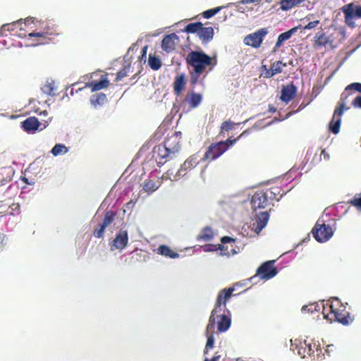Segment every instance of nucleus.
Instances as JSON below:
<instances>
[{"label": "nucleus", "instance_id": "nucleus-1", "mask_svg": "<svg viewBox=\"0 0 361 361\" xmlns=\"http://www.w3.org/2000/svg\"><path fill=\"white\" fill-rule=\"evenodd\" d=\"M185 61L188 66L192 68L190 74V82L192 85L197 84L200 75L207 67H209V71H212L216 64V59L214 62V59L202 50L190 51L185 58Z\"/></svg>", "mask_w": 361, "mask_h": 361}, {"label": "nucleus", "instance_id": "nucleus-2", "mask_svg": "<svg viewBox=\"0 0 361 361\" xmlns=\"http://www.w3.org/2000/svg\"><path fill=\"white\" fill-rule=\"evenodd\" d=\"M279 187H271L266 190L256 191L251 198V205L253 210L267 207L272 200L279 201L282 197Z\"/></svg>", "mask_w": 361, "mask_h": 361}, {"label": "nucleus", "instance_id": "nucleus-3", "mask_svg": "<svg viewBox=\"0 0 361 361\" xmlns=\"http://www.w3.org/2000/svg\"><path fill=\"white\" fill-rule=\"evenodd\" d=\"M329 307V312L326 313V314L324 312L326 307H324L323 314L324 318L329 319L331 321H336L343 325H348L353 321V317L350 316L345 307L338 298L332 300Z\"/></svg>", "mask_w": 361, "mask_h": 361}, {"label": "nucleus", "instance_id": "nucleus-4", "mask_svg": "<svg viewBox=\"0 0 361 361\" xmlns=\"http://www.w3.org/2000/svg\"><path fill=\"white\" fill-rule=\"evenodd\" d=\"M249 133V130L243 131L237 138L231 140L227 139L226 141H220L212 143L204 154L202 161H212L221 156L232 145H233L240 137L245 136Z\"/></svg>", "mask_w": 361, "mask_h": 361}, {"label": "nucleus", "instance_id": "nucleus-5", "mask_svg": "<svg viewBox=\"0 0 361 361\" xmlns=\"http://www.w3.org/2000/svg\"><path fill=\"white\" fill-rule=\"evenodd\" d=\"M351 94V91L348 90L346 87L345 90L342 92L340 100L338 102V105L334 110L332 118L329 125V129L335 135L338 134L340 131L341 116L343 114V111L350 109L349 107H346L345 105L347 104L348 97Z\"/></svg>", "mask_w": 361, "mask_h": 361}, {"label": "nucleus", "instance_id": "nucleus-6", "mask_svg": "<svg viewBox=\"0 0 361 361\" xmlns=\"http://www.w3.org/2000/svg\"><path fill=\"white\" fill-rule=\"evenodd\" d=\"M233 291L234 288L229 287L228 288H224L221 290L218 293L214 308L212 310L211 315L209 319V322L207 324L208 330L214 329L215 327V315L217 314V313L221 312L222 311V306H224V307H226V302L231 298Z\"/></svg>", "mask_w": 361, "mask_h": 361}, {"label": "nucleus", "instance_id": "nucleus-7", "mask_svg": "<svg viewBox=\"0 0 361 361\" xmlns=\"http://www.w3.org/2000/svg\"><path fill=\"white\" fill-rule=\"evenodd\" d=\"M221 242L223 244L229 243L231 244V250H228V245H212V244H207L202 246V248L204 252H214L216 250H221L220 255H225L227 257H230L234 255L238 252V247L235 245V239L233 238L230 236H224L221 238Z\"/></svg>", "mask_w": 361, "mask_h": 361}, {"label": "nucleus", "instance_id": "nucleus-8", "mask_svg": "<svg viewBox=\"0 0 361 361\" xmlns=\"http://www.w3.org/2000/svg\"><path fill=\"white\" fill-rule=\"evenodd\" d=\"M184 31L188 33H196L202 44L210 42L214 37V29L212 27H204L201 22H196L187 25Z\"/></svg>", "mask_w": 361, "mask_h": 361}, {"label": "nucleus", "instance_id": "nucleus-9", "mask_svg": "<svg viewBox=\"0 0 361 361\" xmlns=\"http://www.w3.org/2000/svg\"><path fill=\"white\" fill-rule=\"evenodd\" d=\"M311 232L314 239L320 243L327 241L334 234L332 228L320 219L316 222Z\"/></svg>", "mask_w": 361, "mask_h": 361}, {"label": "nucleus", "instance_id": "nucleus-10", "mask_svg": "<svg viewBox=\"0 0 361 361\" xmlns=\"http://www.w3.org/2000/svg\"><path fill=\"white\" fill-rule=\"evenodd\" d=\"M341 10L344 13L345 24L350 27H355V18H361V5L357 6L354 3H350L344 5Z\"/></svg>", "mask_w": 361, "mask_h": 361}, {"label": "nucleus", "instance_id": "nucleus-11", "mask_svg": "<svg viewBox=\"0 0 361 361\" xmlns=\"http://www.w3.org/2000/svg\"><path fill=\"white\" fill-rule=\"evenodd\" d=\"M37 23H39V21L36 19L27 18L25 19L24 22H23V19L21 18L12 23L4 24L0 29V35H6V32L15 31L17 28L21 30H24L25 27L30 26V29H32L34 27L32 26V25H35Z\"/></svg>", "mask_w": 361, "mask_h": 361}, {"label": "nucleus", "instance_id": "nucleus-12", "mask_svg": "<svg viewBox=\"0 0 361 361\" xmlns=\"http://www.w3.org/2000/svg\"><path fill=\"white\" fill-rule=\"evenodd\" d=\"M274 260H270L263 263L257 269L256 276L264 280H269L275 276L278 273V270L274 267Z\"/></svg>", "mask_w": 361, "mask_h": 361}, {"label": "nucleus", "instance_id": "nucleus-13", "mask_svg": "<svg viewBox=\"0 0 361 361\" xmlns=\"http://www.w3.org/2000/svg\"><path fill=\"white\" fill-rule=\"evenodd\" d=\"M116 212L114 211H106L102 222L99 223L93 231V235L97 238L104 237L106 228L113 223L116 217Z\"/></svg>", "mask_w": 361, "mask_h": 361}, {"label": "nucleus", "instance_id": "nucleus-14", "mask_svg": "<svg viewBox=\"0 0 361 361\" xmlns=\"http://www.w3.org/2000/svg\"><path fill=\"white\" fill-rule=\"evenodd\" d=\"M167 149V147L164 144L159 145L154 148L153 156L159 166H161L166 161L175 157L172 155L171 152Z\"/></svg>", "mask_w": 361, "mask_h": 361}, {"label": "nucleus", "instance_id": "nucleus-15", "mask_svg": "<svg viewBox=\"0 0 361 361\" xmlns=\"http://www.w3.org/2000/svg\"><path fill=\"white\" fill-rule=\"evenodd\" d=\"M267 33V28H261L257 32L247 35L244 38V43L254 48H258L261 46L263 39Z\"/></svg>", "mask_w": 361, "mask_h": 361}, {"label": "nucleus", "instance_id": "nucleus-16", "mask_svg": "<svg viewBox=\"0 0 361 361\" xmlns=\"http://www.w3.org/2000/svg\"><path fill=\"white\" fill-rule=\"evenodd\" d=\"M181 133L175 132L171 136H169L164 141V145L167 147V150H169L172 155L175 157L176 154L180 152L181 148Z\"/></svg>", "mask_w": 361, "mask_h": 361}, {"label": "nucleus", "instance_id": "nucleus-17", "mask_svg": "<svg viewBox=\"0 0 361 361\" xmlns=\"http://www.w3.org/2000/svg\"><path fill=\"white\" fill-rule=\"evenodd\" d=\"M198 164L199 159L198 156L197 154H193L189 157L181 165L180 168L178 169L176 175H174L172 180H176L180 177L185 176L188 171H190L191 169L195 168Z\"/></svg>", "mask_w": 361, "mask_h": 361}, {"label": "nucleus", "instance_id": "nucleus-18", "mask_svg": "<svg viewBox=\"0 0 361 361\" xmlns=\"http://www.w3.org/2000/svg\"><path fill=\"white\" fill-rule=\"evenodd\" d=\"M128 243V233L127 231L120 230L116 234L115 238L109 243L111 250L116 249H124Z\"/></svg>", "mask_w": 361, "mask_h": 361}, {"label": "nucleus", "instance_id": "nucleus-19", "mask_svg": "<svg viewBox=\"0 0 361 361\" xmlns=\"http://www.w3.org/2000/svg\"><path fill=\"white\" fill-rule=\"evenodd\" d=\"M179 41L178 37L175 33L166 35L161 41V48L166 52H171L176 49Z\"/></svg>", "mask_w": 361, "mask_h": 361}, {"label": "nucleus", "instance_id": "nucleus-20", "mask_svg": "<svg viewBox=\"0 0 361 361\" xmlns=\"http://www.w3.org/2000/svg\"><path fill=\"white\" fill-rule=\"evenodd\" d=\"M21 128L28 133H35L42 123L35 116H30L20 123Z\"/></svg>", "mask_w": 361, "mask_h": 361}, {"label": "nucleus", "instance_id": "nucleus-21", "mask_svg": "<svg viewBox=\"0 0 361 361\" xmlns=\"http://www.w3.org/2000/svg\"><path fill=\"white\" fill-rule=\"evenodd\" d=\"M269 219V214L267 212H261L256 215L255 221L252 224V229L259 233L266 226Z\"/></svg>", "mask_w": 361, "mask_h": 361}, {"label": "nucleus", "instance_id": "nucleus-22", "mask_svg": "<svg viewBox=\"0 0 361 361\" xmlns=\"http://www.w3.org/2000/svg\"><path fill=\"white\" fill-rule=\"evenodd\" d=\"M297 87L291 82L289 85L283 86L281 89V94L280 99L283 102L288 104L290 102L296 95Z\"/></svg>", "mask_w": 361, "mask_h": 361}, {"label": "nucleus", "instance_id": "nucleus-23", "mask_svg": "<svg viewBox=\"0 0 361 361\" xmlns=\"http://www.w3.org/2000/svg\"><path fill=\"white\" fill-rule=\"evenodd\" d=\"M186 85V78L184 73L178 75L174 78L173 84V93L176 97H179L182 94Z\"/></svg>", "mask_w": 361, "mask_h": 361}, {"label": "nucleus", "instance_id": "nucleus-24", "mask_svg": "<svg viewBox=\"0 0 361 361\" xmlns=\"http://www.w3.org/2000/svg\"><path fill=\"white\" fill-rule=\"evenodd\" d=\"M87 86L91 88L92 92L99 91L108 87L109 86V80L107 78V74L101 75L99 81H90L87 83Z\"/></svg>", "mask_w": 361, "mask_h": 361}, {"label": "nucleus", "instance_id": "nucleus-25", "mask_svg": "<svg viewBox=\"0 0 361 361\" xmlns=\"http://www.w3.org/2000/svg\"><path fill=\"white\" fill-rule=\"evenodd\" d=\"M57 35L56 30L50 29L49 26H44L42 31L40 32H32L28 34L30 37H39L42 39V44H44L49 39L47 35Z\"/></svg>", "mask_w": 361, "mask_h": 361}, {"label": "nucleus", "instance_id": "nucleus-26", "mask_svg": "<svg viewBox=\"0 0 361 361\" xmlns=\"http://www.w3.org/2000/svg\"><path fill=\"white\" fill-rule=\"evenodd\" d=\"M314 39L313 47L314 48L326 47L331 42L329 37L323 32H317Z\"/></svg>", "mask_w": 361, "mask_h": 361}, {"label": "nucleus", "instance_id": "nucleus-27", "mask_svg": "<svg viewBox=\"0 0 361 361\" xmlns=\"http://www.w3.org/2000/svg\"><path fill=\"white\" fill-rule=\"evenodd\" d=\"M202 94L191 92L187 94L185 98V101L188 102L189 106L192 109H195L202 102Z\"/></svg>", "mask_w": 361, "mask_h": 361}, {"label": "nucleus", "instance_id": "nucleus-28", "mask_svg": "<svg viewBox=\"0 0 361 361\" xmlns=\"http://www.w3.org/2000/svg\"><path fill=\"white\" fill-rule=\"evenodd\" d=\"M297 30L298 27H295L288 30L287 32L280 34L274 47V51H276L279 47H281L285 41L289 39L291 36L297 31Z\"/></svg>", "mask_w": 361, "mask_h": 361}, {"label": "nucleus", "instance_id": "nucleus-29", "mask_svg": "<svg viewBox=\"0 0 361 361\" xmlns=\"http://www.w3.org/2000/svg\"><path fill=\"white\" fill-rule=\"evenodd\" d=\"M157 253L166 257H169L172 259L177 258L179 256V255L177 252L173 251L170 247L166 245H160L157 248Z\"/></svg>", "mask_w": 361, "mask_h": 361}, {"label": "nucleus", "instance_id": "nucleus-30", "mask_svg": "<svg viewBox=\"0 0 361 361\" xmlns=\"http://www.w3.org/2000/svg\"><path fill=\"white\" fill-rule=\"evenodd\" d=\"M219 317L220 321L218 322L217 329L219 332H224L227 331L231 326V319L224 314H221Z\"/></svg>", "mask_w": 361, "mask_h": 361}, {"label": "nucleus", "instance_id": "nucleus-31", "mask_svg": "<svg viewBox=\"0 0 361 361\" xmlns=\"http://www.w3.org/2000/svg\"><path fill=\"white\" fill-rule=\"evenodd\" d=\"M304 0H281V9L282 11H288L303 2Z\"/></svg>", "mask_w": 361, "mask_h": 361}, {"label": "nucleus", "instance_id": "nucleus-32", "mask_svg": "<svg viewBox=\"0 0 361 361\" xmlns=\"http://www.w3.org/2000/svg\"><path fill=\"white\" fill-rule=\"evenodd\" d=\"M160 186V183L159 184H157L156 182L152 180H146L144 182L142 189L145 192H146L148 194H151L153 192L156 191Z\"/></svg>", "mask_w": 361, "mask_h": 361}, {"label": "nucleus", "instance_id": "nucleus-33", "mask_svg": "<svg viewBox=\"0 0 361 361\" xmlns=\"http://www.w3.org/2000/svg\"><path fill=\"white\" fill-rule=\"evenodd\" d=\"M213 237H214V233H213L212 229L209 227H206L202 230L201 233L197 236V240L209 241V240H212L213 238Z\"/></svg>", "mask_w": 361, "mask_h": 361}, {"label": "nucleus", "instance_id": "nucleus-34", "mask_svg": "<svg viewBox=\"0 0 361 361\" xmlns=\"http://www.w3.org/2000/svg\"><path fill=\"white\" fill-rule=\"evenodd\" d=\"M41 90L42 92L47 95L54 96L56 90L54 82L47 81L46 83L43 85V86L41 87Z\"/></svg>", "mask_w": 361, "mask_h": 361}, {"label": "nucleus", "instance_id": "nucleus-35", "mask_svg": "<svg viewBox=\"0 0 361 361\" xmlns=\"http://www.w3.org/2000/svg\"><path fill=\"white\" fill-rule=\"evenodd\" d=\"M107 98L105 94L98 93L93 94L91 98V102L94 105H102L106 103Z\"/></svg>", "mask_w": 361, "mask_h": 361}, {"label": "nucleus", "instance_id": "nucleus-36", "mask_svg": "<svg viewBox=\"0 0 361 361\" xmlns=\"http://www.w3.org/2000/svg\"><path fill=\"white\" fill-rule=\"evenodd\" d=\"M148 63L150 68L154 71L159 70L161 66V61L157 56L149 54Z\"/></svg>", "mask_w": 361, "mask_h": 361}, {"label": "nucleus", "instance_id": "nucleus-37", "mask_svg": "<svg viewBox=\"0 0 361 361\" xmlns=\"http://www.w3.org/2000/svg\"><path fill=\"white\" fill-rule=\"evenodd\" d=\"M68 151V149L63 144H56L55 146L51 149V154L54 156H58L59 154H63L67 153Z\"/></svg>", "mask_w": 361, "mask_h": 361}, {"label": "nucleus", "instance_id": "nucleus-38", "mask_svg": "<svg viewBox=\"0 0 361 361\" xmlns=\"http://www.w3.org/2000/svg\"><path fill=\"white\" fill-rule=\"evenodd\" d=\"M286 63H283L281 61H276L271 63V68L275 75L282 73L283 68L286 67Z\"/></svg>", "mask_w": 361, "mask_h": 361}, {"label": "nucleus", "instance_id": "nucleus-39", "mask_svg": "<svg viewBox=\"0 0 361 361\" xmlns=\"http://www.w3.org/2000/svg\"><path fill=\"white\" fill-rule=\"evenodd\" d=\"M214 329V328L209 330L207 329L206 335L207 337V341L204 350L205 354L207 353L208 350L212 349L214 347V338L212 334H209V331H213Z\"/></svg>", "mask_w": 361, "mask_h": 361}, {"label": "nucleus", "instance_id": "nucleus-40", "mask_svg": "<svg viewBox=\"0 0 361 361\" xmlns=\"http://www.w3.org/2000/svg\"><path fill=\"white\" fill-rule=\"evenodd\" d=\"M348 204L355 207L357 211L361 212V194L355 195L348 201Z\"/></svg>", "mask_w": 361, "mask_h": 361}, {"label": "nucleus", "instance_id": "nucleus-41", "mask_svg": "<svg viewBox=\"0 0 361 361\" xmlns=\"http://www.w3.org/2000/svg\"><path fill=\"white\" fill-rule=\"evenodd\" d=\"M130 65L125 66L123 69L120 70L116 77V82L121 80L123 78L126 77L130 71Z\"/></svg>", "mask_w": 361, "mask_h": 361}, {"label": "nucleus", "instance_id": "nucleus-42", "mask_svg": "<svg viewBox=\"0 0 361 361\" xmlns=\"http://www.w3.org/2000/svg\"><path fill=\"white\" fill-rule=\"evenodd\" d=\"M221 6H219L214 8L207 10L202 13V16L204 18H210L214 15H216L217 13H219L221 10Z\"/></svg>", "mask_w": 361, "mask_h": 361}, {"label": "nucleus", "instance_id": "nucleus-43", "mask_svg": "<svg viewBox=\"0 0 361 361\" xmlns=\"http://www.w3.org/2000/svg\"><path fill=\"white\" fill-rule=\"evenodd\" d=\"M261 76L265 78H271L275 75L274 73L272 71V69L268 68L266 65H262V67Z\"/></svg>", "mask_w": 361, "mask_h": 361}, {"label": "nucleus", "instance_id": "nucleus-44", "mask_svg": "<svg viewBox=\"0 0 361 361\" xmlns=\"http://www.w3.org/2000/svg\"><path fill=\"white\" fill-rule=\"evenodd\" d=\"M234 125L235 123L231 121L230 120L223 122L221 126V133L231 130L233 128Z\"/></svg>", "mask_w": 361, "mask_h": 361}, {"label": "nucleus", "instance_id": "nucleus-45", "mask_svg": "<svg viewBox=\"0 0 361 361\" xmlns=\"http://www.w3.org/2000/svg\"><path fill=\"white\" fill-rule=\"evenodd\" d=\"M347 89L350 90L351 92L353 90L357 91L361 93V83L360 82H353L347 86Z\"/></svg>", "mask_w": 361, "mask_h": 361}, {"label": "nucleus", "instance_id": "nucleus-46", "mask_svg": "<svg viewBox=\"0 0 361 361\" xmlns=\"http://www.w3.org/2000/svg\"><path fill=\"white\" fill-rule=\"evenodd\" d=\"M319 24V20L311 21L308 24H307L303 28H304V30H311V29L316 27Z\"/></svg>", "mask_w": 361, "mask_h": 361}, {"label": "nucleus", "instance_id": "nucleus-47", "mask_svg": "<svg viewBox=\"0 0 361 361\" xmlns=\"http://www.w3.org/2000/svg\"><path fill=\"white\" fill-rule=\"evenodd\" d=\"M322 156H324V159L325 160H329L330 159V157H329V154L325 151V149H322L321 152H320V154H319V158L317 159L316 161L314 160V158L312 160V162L313 163H315V162H317V161H319L321 160V157Z\"/></svg>", "mask_w": 361, "mask_h": 361}, {"label": "nucleus", "instance_id": "nucleus-48", "mask_svg": "<svg viewBox=\"0 0 361 361\" xmlns=\"http://www.w3.org/2000/svg\"><path fill=\"white\" fill-rule=\"evenodd\" d=\"M352 105L355 108H360L361 109V95L357 96L353 101H352Z\"/></svg>", "mask_w": 361, "mask_h": 361}, {"label": "nucleus", "instance_id": "nucleus-49", "mask_svg": "<svg viewBox=\"0 0 361 361\" xmlns=\"http://www.w3.org/2000/svg\"><path fill=\"white\" fill-rule=\"evenodd\" d=\"M220 355H214L212 359H205L204 361H218Z\"/></svg>", "mask_w": 361, "mask_h": 361}, {"label": "nucleus", "instance_id": "nucleus-50", "mask_svg": "<svg viewBox=\"0 0 361 361\" xmlns=\"http://www.w3.org/2000/svg\"><path fill=\"white\" fill-rule=\"evenodd\" d=\"M319 152V150L317 149L316 152H313V150H308L307 153V156H311L313 153L314 154V156H317Z\"/></svg>", "mask_w": 361, "mask_h": 361}, {"label": "nucleus", "instance_id": "nucleus-51", "mask_svg": "<svg viewBox=\"0 0 361 361\" xmlns=\"http://www.w3.org/2000/svg\"><path fill=\"white\" fill-rule=\"evenodd\" d=\"M146 59H147V56L146 55H143V54H141V56L139 57V60L140 62H144L145 63L146 61Z\"/></svg>", "mask_w": 361, "mask_h": 361}, {"label": "nucleus", "instance_id": "nucleus-52", "mask_svg": "<svg viewBox=\"0 0 361 361\" xmlns=\"http://www.w3.org/2000/svg\"><path fill=\"white\" fill-rule=\"evenodd\" d=\"M147 49H148V47H147V45H146V46H145V47L142 49V54H143V55H146V56H147Z\"/></svg>", "mask_w": 361, "mask_h": 361}, {"label": "nucleus", "instance_id": "nucleus-53", "mask_svg": "<svg viewBox=\"0 0 361 361\" xmlns=\"http://www.w3.org/2000/svg\"><path fill=\"white\" fill-rule=\"evenodd\" d=\"M5 238H6V235L4 234L0 233V241H1V244L4 243V241L5 240Z\"/></svg>", "mask_w": 361, "mask_h": 361}, {"label": "nucleus", "instance_id": "nucleus-54", "mask_svg": "<svg viewBox=\"0 0 361 361\" xmlns=\"http://www.w3.org/2000/svg\"><path fill=\"white\" fill-rule=\"evenodd\" d=\"M171 173H172V172H171V173H170V171H168L166 173L165 177H166V178H171L169 177V176H170Z\"/></svg>", "mask_w": 361, "mask_h": 361}, {"label": "nucleus", "instance_id": "nucleus-55", "mask_svg": "<svg viewBox=\"0 0 361 361\" xmlns=\"http://www.w3.org/2000/svg\"><path fill=\"white\" fill-rule=\"evenodd\" d=\"M39 114H40V115H41V114H43V115L47 116V111H42Z\"/></svg>", "mask_w": 361, "mask_h": 361}, {"label": "nucleus", "instance_id": "nucleus-56", "mask_svg": "<svg viewBox=\"0 0 361 361\" xmlns=\"http://www.w3.org/2000/svg\"><path fill=\"white\" fill-rule=\"evenodd\" d=\"M221 245H223V243H221ZM224 245H228V250H231V244L226 243V244H224Z\"/></svg>", "mask_w": 361, "mask_h": 361}, {"label": "nucleus", "instance_id": "nucleus-57", "mask_svg": "<svg viewBox=\"0 0 361 361\" xmlns=\"http://www.w3.org/2000/svg\"><path fill=\"white\" fill-rule=\"evenodd\" d=\"M46 123H47V124H45V123H44V124H43V128H40V130H42V129H44V128H46L47 125L48 124V121H46Z\"/></svg>", "mask_w": 361, "mask_h": 361}, {"label": "nucleus", "instance_id": "nucleus-58", "mask_svg": "<svg viewBox=\"0 0 361 361\" xmlns=\"http://www.w3.org/2000/svg\"><path fill=\"white\" fill-rule=\"evenodd\" d=\"M270 110H271V111H272V112H274V111H276V109H275L274 108L271 109Z\"/></svg>", "mask_w": 361, "mask_h": 361}, {"label": "nucleus", "instance_id": "nucleus-59", "mask_svg": "<svg viewBox=\"0 0 361 361\" xmlns=\"http://www.w3.org/2000/svg\"><path fill=\"white\" fill-rule=\"evenodd\" d=\"M310 15L307 16V17H306V18H307L308 19H310Z\"/></svg>", "mask_w": 361, "mask_h": 361}]
</instances>
